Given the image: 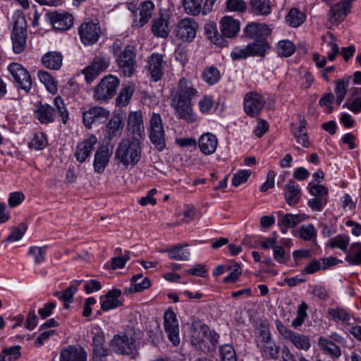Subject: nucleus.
Wrapping results in <instances>:
<instances>
[{"mask_svg":"<svg viewBox=\"0 0 361 361\" xmlns=\"http://www.w3.org/2000/svg\"><path fill=\"white\" fill-rule=\"evenodd\" d=\"M343 108H347L353 113H359L361 111V97H349L343 105Z\"/></svg>","mask_w":361,"mask_h":361,"instance_id":"nucleus-53","label":"nucleus"},{"mask_svg":"<svg viewBox=\"0 0 361 361\" xmlns=\"http://www.w3.org/2000/svg\"><path fill=\"white\" fill-rule=\"evenodd\" d=\"M250 12L257 16H268L271 13L269 0H250Z\"/></svg>","mask_w":361,"mask_h":361,"instance_id":"nucleus-32","label":"nucleus"},{"mask_svg":"<svg viewBox=\"0 0 361 361\" xmlns=\"http://www.w3.org/2000/svg\"><path fill=\"white\" fill-rule=\"evenodd\" d=\"M111 345L118 354L130 355L136 348L135 340L129 332L122 335H115L111 341Z\"/></svg>","mask_w":361,"mask_h":361,"instance_id":"nucleus-7","label":"nucleus"},{"mask_svg":"<svg viewBox=\"0 0 361 361\" xmlns=\"http://www.w3.org/2000/svg\"><path fill=\"white\" fill-rule=\"evenodd\" d=\"M8 69L18 87L23 90L27 93L29 92L32 85V80L28 71L20 64L16 63L10 64Z\"/></svg>","mask_w":361,"mask_h":361,"instance_id":"nucleus-8","label":"nucleus"},{"mask_svg":"<svg viewBox=\"0 0 361 361\" xmlns=\"http://www.w3.org/2000/svg\"><path fill=\"white\" fill-rule=\"evenodd\" d=\"M54 109L47 104L39 102L36 105L35 116L41 123L47 124L54 121Z\"/></svg>","mask_w":361,"mask_h":361,"instance_id":"nucleus-27","label":"nucleus"},{"mask_svg":"<svg viewBox=\"0 0 361 361\" xmlns=\"http://www.w3.org/2000/svg\"><path fill=\"white\" fill-rule=\"evenodd\" d=\"M124 127L123 118L119 115H114L106 126V137L112 140L116 137H120Z\"/></svg>","mask_w":361,"mask_h":361,"instance_id":"nucleus-25","label":"nucleus"},{"mask_svg":"<svg viewBox=\"0 0 361 361\" xmlns=\"http://www.w3.org/2000/svg\"><path fill=\"white\" fill-rule=\"evenodd\" d=\"M149 137L152 143L159 151L166 147L165 132L160 114H152L149 120Z\"/></svg>","mask_w":361,"mask_h":361,"instance_id":"nucleus-6","label":"nucleus"},{"mask_svg":"<svg viewBox=\"0 0 361 361\" xmlns=\"http://www.w3.org/2000/svg\"><path fill=\"white\" fill-rule=\"evenodd\" d=\"M350 238L345 235H338L329 240V246L331 248H339L344 252H347V247L349 244Z\"/></svg>","mask_w":361,"mask_h":361,"instance_id":"nucleus-45","label":"nucleus"},{"mask_svg":"<svg viewBox=\"0 0 361 361\" xmlns=\"http://www.w3.org/2000/svg\"><path fill=\"white\" fill-rule=\"evenodd\" d=\"M110 63L109 59L104 56H96L92 63L82 71L87 82H92L98 75L106 71Z\"/></svg>","mask_w":361,"mask_h":361,"instance_id":"nucleus-10","label":"nucleus"},{"mask_svg":"<svg viewBox=\"0 0 361 361\" xmlns=\"http://www.w3.org/2000/svg\"><path fill=\"white\" fill-rule=\"evenodd\" d=\"M350 76L344 77L336 81L335 93L336 94L345 95L349 86Z\"/></svg>","mask_w":361,"mask_h":361,"instance_id":"nucleus-56","label":"nucleus"},{"mask_svg":"<svg viewBox=\"0 0 361 361\" xmlns=\"http://www.w3.org/2000/svg\"><path fill=\"white\" fill-rule=\"evenodd\" d=\"M305 14L297 8H292L287 14L286 19L292 27H297L305 20Z\"/></svg>","mask_w":361,"mask_h":361,"instance_id":"nucleus-38","label":"nucleus"},{"mask_svg":"<svg viewBox=\"0 0 361 361\" xmlns=\"http://www.w3.org/2000/svg\"><path fill=\"white\" fill-rule=\"evenodd\" d=\"M221 78L217 68L214 66L207 67L202 72V78L205 82L212 85L216 83Z\"/></svg>","mask_w":361,"mask_h":361,"instance_id":"nucleus-42","label":"nucleus"},{"mask_svg":"<svg viewBox=\"0 0 361 361\" xmlns=\"http://www.w3.org/2000/svg\"><path fill=\"white\" fill-rule=\"evenodd\" d=\"M141 154L140 140L126 137L120 141L116 147L115 159L126 167L134 166L139 162Z\"/></svg>","mask_w":361,"mask_h":361,"instance_id":"nucleus-2","label":"nucleus"},{"mask_svg":"<svg viewBox=\"0 0 361 361\" xmlns=\"http://www.w3.org/2000/svg\"><path fill=\"white\" fill-rule=\"evenodd\" d=\"M62 61L63 56L59 51H49L42 58V64L51 70H59L62 65Z\"/></svg>","mask_w":361,"mask_h":361,"instance_id":"nucleus-30","label":"nucleus"},{"mask_svg":"<svg viewBox=\"0 0 361 361\" xmlns=\"http://www.w3.org/2000/svg\"><path fill=\"white\" fill-rule=\"evenodd\" d=\"M307 309V305L306 303L302 302L301 305L298 306L297 310V317L295 319L293 320L291 324L294 328H298L304 322L307 313L306 310Z\"/></svg>","mask_w":361,"mask_h":361,"instance_id":"nucleus-51","label":"nucleus"},{"mask_svg":"<svg viewBox=\"0 0 361 361\" xmlns=\"http://www.w3.org/2000/svg\"><path fill=\"white\" fill-rule=\"evenodd\" d=\"M219 351L221 361H237L235 351L231 345L225 344L220 346Z\"/></svg>","mask_w":361,"mask_h":361,"instance_id":"nucleus-47","label":"nucleus"},{"mask_svg":"<svg viewBox=\"0 0 361 361\" xmlns=\"http://www.w3.org/2000/svg\"><path fill=\"white\" fill-rule=\"evenodd\" d=\"M111 155V149L104 146L99 148L94 154L93 162L94 172L97 173H103L109 164Z\"/></svg>","mask_w":361,"mask_h":361,"instance_id":"nucleus-20","label":"nucleus"},{"mask_svg":"<svg viewBox=\"0 0 361 361\" xmlns=\"http://www.w3.org/2000/svg\"><path fill=\"white\" fill-rule=\"evenodd\" d=\"M120 84L119 79L112 75L105 76L95 87L94 97L96 100L105 101L112 98Z\"/></svg>","mask_w":361,"mask_h":361,"instance_id":"nucleus-5","label":"nucleus"},{"mask_svg":"<svg viewBox=\"0 0 361 361\" xmlns=\"http://www.w3.org/2000/svg\"><path fill=\"white\" fill-rule=\"evenodd\" d=\"M205 34L207 37L214 44L221 46L223 44V37L218 34L216 25L214 23H208L205 25L204 27Z\"/></svg>","mask_w":361,"mask_h":361,"instance_id":"nucleus-41","label":"nucleus"},{"mask_svg":"<svg viewBox=\"0 0 361 361\" xmlns=\"http://www.w3.org/2000/svg\"><path fill=\"white\" fill-rule=\"evenodd\" d=\"M198 97L197 90L192 82L185 78L178 81L177 88L171 93V106L175 109L176 116L188 123H193L196 118L192 113V101Z\"/></svg>","mask_w":361,"mask_h":361,"instance_id":"nucleus-1","label":"nucleus"},{"mask_svg":"<svg viewBox=\"0 0 361 361\" xmlns=\"http://www.w3.org/2000/svg\"><path fill=\"white\" fill-rule=\"evenodd\" d=\"M188 244H178L173 245L171 248L162 250L169 253V257L171 259L179 261H187L189 259L190 252L187 250H183V247H187Z\"/></svg>","mask_w":361,"mask_h":361,"instance_id":"nucleus-34","label":"nucleus"},{"mask_svg":"<svg viewBox=\"0 0 361 361\" xmlns=\"http://www.w3.org/2000/svg\"><path fill=\"white\" fill-rule=\"evenodd\" d=\"M154 8V4L152 1L142 2L140 5V18L135 20L133 25L137 27H143L152 18Z\"/></svg>","mask_w":361,"mask_h":361,"instance_id":"nucleus-23","label":"nucleus"},{"mask_svg":"<svg viewBox=\"0 0 361 361\" xmlns=\"http://www.w3.org/2000/svg\"><path fill=\"white\" fill-rule=\"evenodd\" d=\"M114 56L116 63L124 76L130 77L134 74L137 66V51L133 45H126L120 50L118 45L114 47Z\"/></svg>","mask_w":361,"mask_h":361,"instance_id":"nucleus-3","label":"nucleus"},{"mask_svg":"<svg viewBox=\"0 0 361 361\" xmlns=\"http://www.w3.org/2000/svg\"><path fill=\"white\" fill-rule=\"evenodd\" d=\"M109 111L102 106H93L82 112V120L85 126L91 128L93 123L106 119Z\"/></svg>","mask_w":361,"mask_h":361,"instance_id":"nucleus-15","label":"nucleus"},{"mask_svg":"<svg viewBox=\"0 0 361 361\" xmlns=\"http://www.w3.org/2000/svg\"><path fill=\"white\" fill-rule=\"evenodd\" d=\"M301 219L299 215L286 214L283 215L280 220L278 221L279 226L281 228L283 233H287L288 228H293L296 226Z\"/></svg>","mask_w":361,"mask_h":361,"instance_id":"nucleus-36","label":"nucleus"},{"mask_svg":"<svg viewBox=\"0 0 361 361\" xmlns=\"http://www.w3.org/2000/svg\"><path fill=\"white\" fill-rule=\"evenodd\" d=\"M251 174L250 170H240L234 174L232 179V185L235 187L239 186L240 184L245 183Z\"/></svg>","mask_w":361,"mask_h":361,"instance_id":"nucleus-59","label":"nucleus"},{"mask_svg":"<svg viewBox=\"0 0 361 361\" xmlns=\"http://www.w3.org/2000/svg\"><path fill=\"white\" fill-rule=\"evenodd\" d=\"M164 325L169 341L178 345L180 343L179 329L176 315L173 311L165 312Z\"/></svg>","mask_w":361,"mask_h":361,"instance_id":"nucleus-14","label":"nucleus"},{"mask_svg":"<svg viewBox=\"0 0 361 361\" xmlns=\"http://www.w3.org/2000/svg\"><path fill=\"white\" fill-rule=\"evenodd\" d=\"M264 104L265 99L263 96L257 92H248L245 95L244 111L251 117L258 116Z\"/></svg>","mask_w":361,"mask_h":361,"instance_id":"nucleus-11","label":"nucleus"},{"mask_svg":"<svg viewBox=\"0 0 361 361\" xmlns=\"http://www.w3.org/2000/svg\"><path fill=\"white\" fill-rule=\"evenodd\" d=\"M221 25L222 35L226 37H235L240 30L239 21L230 16L224 17L221 20Z\"/></svg>","mask_w":361,"mask_h":361,"instance_id":"nucleus-28","label":"nucleus"},{"mask_svg":"<svg viewBox=\"0 0 361 361\" xmlns=\"http://www.w3.org/2000/svg\"><path fill=\"white\" fill-rule=\"evenodd\" d=\"M284 196L287 204L290 206H295L300 199V189L295 182L290 181L286 185Z\"/></svg>","mask_w":361,"mask_h":361,"instance_id":"nucleus-29","label":"nucleus"},{"mask_svg":"<svg viewBox=\"0 0 361 361\" xmlns=\"http://www.w3.org/2000/svg\"><path fill=\"white\" fill-rule=\"evenodd\" d=\"M47 145V140L42 133L35 134L31 142L29 143V147L37 150L44 149Z\"/></svg>","mask_w":361,"mask_h":361,"instance_id":"nucleus-58","label":"nucleus"},{"mask_svg":"<svg viewBox=\"0 0 361 361\" xmlns=\"http://www.w3.org/2000/svg\"><path fill=\"white\" fill-rule=\"evenodd\" d=\"M308 190L310 193L313 195L314 197H327L328 189L322 185L310 183L308 185Z\"/></svg>","mask_w":361,"mask_h":361,"instance_id":"nucleus-52","label":"nucleus"},{"mask_svg":"<svg viewBox=\"0 0 361 361\" xmlns=\"http://www.w3.org/2000/svg\"><path fill=\"white\" fill-rule=\"evenodd\" d=\"M328 202V197H313L310 199L307 204L314 211L321 212Z\"/></svg>","mask_w":361,"mask_h":361,"instance_id":"nucleus-61","label":"nucleus"},{"mask_svg":"<svg viewBox=\"0 0 361 361\" xmlns=\"http://www.w3.org/2000/svg\"><path fill=\"white\" fill-rule=\"evenodd\" d=\"M131 283L133 286V291L138 293L149 288L151 286L150 281L148 278H143L142 274H138L131 278Z\"/></svg>","mask_w":361,"mask_h":361,"instance_id":"nucleus-39","label":"nucleus"},{"mask_svg":"<svg viewBox=\"0 0 361 361\" xmlns=\"http://www.w3.org/2000/svg\"><path fill=\"white\" fill-rule=\"evenodd\" d=\"M20 349L19 345H14L10 348H6L3 350L2 353L4 354L5 359L7 357L8 361H13L17 360L20 357Z\"/></svg>","mask_w":361,"mask_h":361,"instance_id":"nucleus-64","label":"nucleus"},{"mask_svg":"<svg viewBox=\"0 0 361 361\" xmlns=\"http://www.w3.org/2000/svg\"><path fill=\"white\" fill-rule=\"evenodd\" d=\"M294 345L300 350H307L310 348V342L307 336L295 333L290 341Z\"/></svg>","mask_w":361,"mask_h":361,"instance_id":"nucleus-49","label":"nucleus"},{"mask_svg":"<svg viewBox=\"0 0 361 361\" xmlns=\"http://www.w3.org/2000/svg\"><path fill=\"white\" fill-rule=\"evenodd\" d=\"M197 23L192 18L180 20L177 25L176 36L183 41L192 42L196 36Z\"/></svg>","mask_w":361,"mask_h":361,"instance_id":"nucleus-13","label":"nucleus"},{"mask_svg":"<svg viewBox=\"0 0 361 361\" xmlns=\"http://www.w3.org/2000/svg\"><path fill=\"white\" fill-rule=\"evenodd\" d=\"M274 259L280 264H286L290 259V255H286L282 246L276 245L273 247Z\"/></svg>","mask_w":361,"mask_h":361,"instance_id":"nucleus-57","label":"nucleus"},{"mask_svg":"<svg viewBox=\"0 0 361 361\" xmlns=\"http://www.w3.org/2000/svg\"><path fill=\"white\" fill-rule=\"evenodd\" d=\"M345 259L353 265L361 264V243H353L347 251Z\"/></svg>","mask_w":361,"mask_h":361,"instance_id":"nucleus-35","label":"nucleus"},{"mask_svg":"<svg viewBox=\"0 0 361 361\" xmlns=\"http://www.w3.org/2000/svg\"><path fill=\"white\" fill-rule=\"evenodd\" d=\"M127 129L130 138L140 140L145 132L142 115L141 111L130 112L128 118Z\"/></svg>","mask_w":361,"mask_h":361,"instance_id":"nucleus-12","label":"nucleus"},{"mask_svg":"<svg viewBox=\"0 0 361 361\" xmlns=\"http://www.w3.org/2000/svg\"><path fill=\"white\" fill-rule=\"evenodd\" d=\"M208 332H209V328L205 324L200 325L197 328H193L191 331V345L198 350L202 351L206 348H209L205 341Z\"/></svg>","mask_w":361,"mask_h":361,"instance_id":"nucleus-19","label":"nucleus"},{"mask_svg":"<svg viewBox=\"0 0 361 361\" xmlns=\"http://www.w3.org/2000/svg\"><path fill=\"white\" fill-rule=\"evenodd\" d=\"M228 269L231 270V272L227 276L224 278V281L226 283H235L241 275V268L238 264L235 263L230 266Z\"/></svg>","mask_w":361,"mask_h":361,"instance_id":"nucleus-55","label":"nucleus"},{"mask_svg":"<svg viewBox=\"0 0 361 361\" xmlns=\"http://www.w3.org/2000/svg\"><path fill=\"white\" fill-rule=\"evenodd\" d=\"M270 49V45L265 38L257 39L247 45L250 56H259L264 57Z\"/></svg>","mask_w":361,"mask_h":361,"instance_id":"nucleus-31","label":"nucleus"},{"mask_svg":"<svg viewBox=\"0 0 361 361\" xmlns=\"http://www.w3.org/2000/svg\"><path fill=\"white\" fill-rule=\"evenodd\" d=\"M299 234L304 240L316 241L317 231L312 224L302 225L299 229Z\"/></svg>","mask_w":361,"mask_h":361,"instance_id":"nucleus-46","label":"nucleus"},{"mask_svg":"<svg viewBox=\"0 0 361 361\" xmlns=\"http://www.w3.org/2000/svg\"><path fill=\"white\" fill-rule=\"evenodd\" d=\"M147 72L151 78L155 81H159L164 73V61L161 54L154 53L148 59L147 67Z\"/></svg>","mask_w":361,"mask_h":361,"instance_id":"nucleus-18","label":"nucleus"},{"mask_svg":"<svg viewBox=\"0 0 361 361\" xmlns=\"http://www.w3.org/2000/svg\"><path fill=\"white\" fill-rule=\"evenodd\" d=\"M27 226L25 223H21L18 227L13 228L12 233L8 235V241H16L22 238Z\"/></svg>","mask_w":361,"mask_h":361,"instance_id":"nucleus-54","label":"nucleus"},{"mask_svg":"<svg viewBox=\"0 0 361 361\" xmlns=\"http://www.w3.org/2000/svg\"><path fill=\"white\" fill-rule=\"evenodd\" d=\"M49 20L54 29L64 31L70 29L73 25V16L66 12H51L49 14Z\"/></svg>","mask_w":361,"mask_h":361,"instance_id":"nucleus-16","label":"nucleus"},{"mask_svg":"<svg viewBox=\"0 0 361 361\" xmlns=\"http://www.w3.org/2000/svg\"><path fill=\"white\" fill-rule=\"evenodd\" d=\"M38 77L49 92L52 94H55L56 92V82L49 73L44 71H39L38 72Z\"/></svg>","mask_w":361,"mask_h":361,"instance_id":"nucleus-40","label":"nucleus"},{"mask_svg":"<svg viewBox=\"0 0 361 361\" xmlns=\"http://www.w3.org/2000/svg\"><path fill=\"white\" fill-rule=\"evenodd\" d=\"M295 47L290 40H281L278 43L277 53L279 56L288 57L295 52Z\"/></svg>","mask_w":361,"mask_h":361,"instance_id":"nucleus-44","label":"nucleus"},{"mask_svg":"<svg viewBox=\"0 0 361 361\" xmlns=\"http://www.w3.org/2000/svg\"><path fill=\"white\" fill-rule=\"evenodd\" d=\"M329 314L334 320H340L345 322L350 319L348 313L342 308L329 309Z\"/></svg>","mask_w":361,"mask_h":361,"instance_id":"nucleus-60","label":"nucleus"},{"mask_svg":"<svg viewBox=\"0 0 361 361\" xmlns=\"http://www.w3.org/2000/svg\"><path fill=\"white\" fill-rule=\"evenodd\" d=\"M78 33L85 45H92L98 41L102 31L99 23L87 22L80 25Z\"/></svg>","mask_w":361,"mask_h":361,"instance_id":"nucleus-9","label":"nucleus"},{"mask_svg":"<svg viewBox=\"0 0 361 361\" xmlns=\"http://www.w3.org/2000/svg\"><path fill=\"white\" fill-rule=\"evenodd\" d=\"M121 295V290L118 288H114L109 290L104 296L100 298L101 310L106 312L111 309L121 307L123 302L118 300Z\"/></svg>","mask_w":361,"mask_h":361,"instance_id":"nucleus-21","label":"nucleus"},{"mask_svg":"<svg viewBox=\"0 0 361 361\" xmlns=\"http://www.w3.org/2000/svg\"><path fill=\"white\" fill-rule=\"evenodd\" d=\"M134 92L135 86L133 85H125L116 98V105L120 107L126 106L129 103Z\"/></svg>","mask_w":361,"mask_h":361,"instance_id":"nucleus-37","label":"nucleus"},{"mask_svg":"<svg viewBox=\"0 0 361 361\" xmlns=\"http://www.w3.org/2000/svg\"><path fill=\"white\" fill-rule=\"evenodd\" d=\"M152 32L157 37L166 38L170 32L168 17L161 15L152 21Z\"/></svg>","mask_w":361,"mask_h":361,"instance_id":"nucleus-26","label":"nucleus"},{"mask_svg":"<svg viewBox=\"0 0 361 361\" xmlns=\"http://www.w3.org/2000/svg\"><path fill=\"white\" fill-rule=\"evenodd\" d=\"M202 0H183L182 5L185 12L191 16H197L201 11Z\"/></svg>","mask_w":361,"mask_h":361,"instance_id":"nucleus-43","label":"nucleus"},{"mask_svg":"<svg viewBox=\"0 0 361 361\" xmlns=\"http://www.w3.org/2000/svg\"><path fill=\"white\" fill-rule=\"evenodd\" d=\"M98 140L94 135H90L87 138L78 144L75 157L78 161L83 163L90 156L94 146L97 143Z\"/></svg>","mask_w":361,"mask_h":361,"instance_id":"nucleus-17","label":"nucleus"},{"mask_svg":"<svg viewBox=\"0 0 361 361\" xmlns=\"http://www.w3.org/2000/svg\"><path fill=\"white\" fill-rule=\"evenodd\" d=\"M54 106L56 109L57 114L61 118L63 123H66L68 119V112L61 97H56L54 101Z\"/></svg>","mask_w":361,"mask_h":361,"instance_id":"nucleus-50","label":"nucleus"},{"mask_svg":"<svg viewBox=\"0 0 361 361\" xmlns=\"http://www.w3.org/2000/svg\"><path fill=\"white\" fill-rule=\"evenodd\" d=\"M81 282L82 280H75L73 281L75 284L71 285L63 291V301H73V295L78 290V286Z\"/></svg>","mask_w":361,"mask_h":361,"instance_id":"nucleus-63","label":"nucleus"},{"mask_svg":"<svg viewBox=\"0 0 361 361\" xmlns=\"http://www.w3.org/2000/svg\"><path fill=\"white\" fill-rule=\"evenodd\" d=\"M198 145L200 151L203 154L209 155L216 151L218 145V140L212 133H206L202 135L199 138Z\"/></svg>","mask_w":361,"mask_h":361,"instance_id":"nucleus-24","label":"nucleus"},{"mask_svg":"<svg viewBox=\"0 0 361 361\" xmlns=\"http://www.w3.org/2000/svg\"><path fill=\"white\" fill-rule=\"evenodd\" d=\"M319 348L332 357H339L341 355V348L333 341L324 337H320L318 340Z\"/></svg>","mask_w":361,"mask_h":361,"instance_id":"nucleus-33","label":"nucleus"},{"mask_svg":"<svg viewBox=\"0 0 361 361\" xmlns=\"http://www.w3.org/2000/svg\"><path fill=\"white\" fill-rule=\"evenodd\" d=\"M46 250L47 246H32L29 248L28 254L34 258L35 264H38L44 261Z\"/></svg>","mask_w":361,"mask_h":361,"instance_id":"nucleus-48","label":"nucleus"},{"mask_svg":"<svg viewBox=\"0 0 361 361\" xmlns=\"http://www.w3.org/2000/svg\"><path fill=\"white\" fill-rule=\"evenodd\" d=\"M226 5L231 11L243 12L247 8L246 3L243 0H227Z\"/></svg>","mask_w":361,"mask_h":361,"instance_id":"nucleus-62","label":"nucleus"},{"mask_svg":"<svg viewBox=\"0 0 361 361\" xmlns=\"http://www.w3.org/2000/svg\"><path fill=\"white\" fill-rule=\"evenodd\" d=\"M60 361H87V353L81 347L71 345L61 350Z\"/></svg>","mask_w":361,"mask_h":361,"instance_id":"nucleus-22","label":"nucleus"},{"mask_svg":"<svg viewBox=\"0 0 361 361\" xmlns=\"http://www.w3.org/2000/svg\"><path fill=\"white\" fill-rule=\"evenodd\" d=\"M11 39L14 53L23 52L25 49L27 39V22L24 16H18L15 19Z\"/></svg>","mask_w":361,"mask_h":361,"instance_id":"nucleus-4","label":"nucleus"}]
</instances>
